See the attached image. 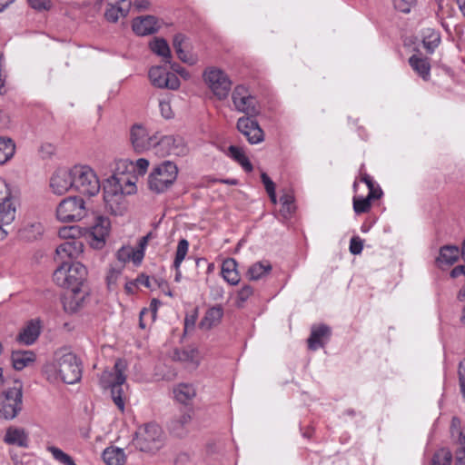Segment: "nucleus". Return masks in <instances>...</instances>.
<instances>
[{
	"label": "nucleus",
	"instance_id": "f257e3e1",
	"mask_svg": "<svg viewBox=\"0 0 465 465\" xmlns=\"http://www.w3.org/2000/svg\"><path fill=\"white\" fill-rule=\"evenodd\" d=\"M87 270L80 262H63L54 272V282L70 291L63 298L65 312L74 313L82 308L89 295V288L85 284Z\"/></svg>",
	"mask_w": 465,
	"mask_h": 465
},
{
	"label": "nucleus",
	"instance_id": "f03ea898",
	"mask_svg": "<svg viewBox=\"0 0 465 465\" xmlns=\"http://www.w3.org/2000/svg\"><path fill=\"white\" fill-rule=\"evenodd\" d=\"M115 165L114 173L104 183V201L111 213L122 215L126 209L125 195L134 193L136 186L133 177L125 173L126 162L121 160Z\"/></svg>",
	"mask_w": 465,
	"mask_h": 465
},
{
	"label": "nucleus",
	"instance_id": "7ed1b4c3",
	"mask_svg": "<svg viewBox=\"0 0 465 465\" xmlns=\"http://www.w3.org/2000/svg\"><path fill=\"white\" fill-rule=\"evenodd\" d=\"M53 367L64 383L75 384L81 381L82 361L68 348H61L55 351Z\"/></svg>",
	"mask_w": 465,
	"mask_h": 465
},
{
	"label": "nucleus",
	"instance_id": "20e7f679",
	"mask_svg": "<svg viewBox=\"0 0 465 465\" xmlns=\"http://www.w3.org/2000/svg\"><path fill=\"white\" fill-rule=\"evenodd\" d=\"M124 362L117 360L112 371H104L100 376V385L111 390L113 401L122 411L124 410L125 389L128 387L124 374Z\"/></svg>",
	"mask_w": 465,
	"mask_h": 465
},
{
	"label": "nucleus",
	"instance_id": "39448f33",
	"mask_svg": "<svg viewBox=\"0 0 465 465\" xmlns=\"http://www.w3.org/2000/svg\"><path fill=\"white\" fill-rule=\"evenodd\" d=\"M178 167L172 161H163L155 165L149 174L148 186L151 191L162 193L168 190L176 181Z\"/></svg>",
	"mask_w": 465,
	"mask_h": 465
},
{
	"label": "nucleus",
	"instance_id": "423d86ee",
	"mask_svg": "<svg viewBox=\"0 0 465 465\" xmlns=\"http://www.w3.org/2000/svg\"><path fill=\"white\" fill-rule=\"evenodd\" d=\"M164 442V434L162 428L156 423H147L140 428L134 439V445L143 452L154 453L159 450Z\"/></svg>",
	"mask_w": 465,
	"mask_h": 465
},
{
	"label": "nucleus",
	"instance_id": "0eeeda50",
	"mask_svg": "<svg viewBox=\"0 0 465 465\" xmlns=\"http://www.w3.org/2000/svg\"><path fill=\"white\" fill-rule=\"evenodd\" d=\"M23 407V385L15 381L13 387L0 393V416L5 420L15 419Z\"/></svg>",
	"mask_w": 465,
	"mask_h": 465
},
{
	"label": "nucleus",
	"instance_id": "6e6552de",
	"mask_svg": "<svg viewBox=\"0 0 465 465\" xmlns=\"http://www.w3.org/2000/svg\"><path fill=\"white\" fill-rule=\"evenodd\" d=\"M74 189L81 194L94 196L101 189L96 173L87 165H75L72 168Z\"/></svg>",
	"mask_w": 465,
	"mask_h": 465
},
{
	"label": "nucleus",
	"instance_id": "1a4fd4ad",
	"mask_svg": "<svg viewBox=\"0 0 465 465\" xmlns=\"http://www.w3.org/2000/svg\"><path fill=\"white\" fill-rule=\"evenodd\" d=\"M86 214L84 201L78 196H69L60 202L56 208V217L63 223L76 222Z\"/></svg>",
	"mask_w": 465,
	"mask_h": 465
},
{
	"label": "nucleus",
	"instance_id": "9d476101",
	"mask_svg": "<svg viewBox=\"0 0 465 465\" xmlns=\"http://www.w3.org/2000/svg\"><path fill=\"white\" fill-rule=\"evenodd\" d=\"M203 80L213 94L219 99H225L232 88V81L221 69L207 68L203 73Z\"/></svg>",
	"mask_w": 465,
	"mask_h": 465
},
{
	"label": "nucleus",
	"instance_id": "9b49d317",
	"mask_svg": "<svg viewBox=\"0 0 465 465\" xmlns=\"http://www.w3.org/2000/svg\"><path fill=\"white\" fill-rule=\"evenodd\" d=\"M153 151L155 155L164 157L171 154L183 156L187 153L188 150L182 137L161 135L156 133Z\"/></svg>",
	"mask_w": 465,
	"mask_h": 465
},
{
	"label": "nucleus",
	"instance_id": "f8f14e48",
	"mask_svg": "<svg viewBox=\"0 0 465 465\" xmlns=\"http://www.w3.org/2000/svg\"><path fill=\"white\" fill-rule=\"evenodd\" d=\"M232 100L236 111L247 116H256L260 114V106L255 96L242 84L235 86Z\"/></svg>",
	"mask_w": 465,
	"mask_h": 465
},
{
	"label": "nucleus",
	"instance_id": "ddd939ff",
	"mask_svg": "<svg viewBox=\"0 0 465 465\" xmlns=\"http://www.w3.org/2000/svg\"><path fill=\"white\" fill-rule=\"evenodd\" d=\"M156 133L150 134L142 124H135L130 129V142L136 153L153 150Z\"/></svg>",
	"mask_w": 465,
	"mask_h": 465
},
{
	"label": "nucleus",
	"instance_id": "4468645a",
	"mask_svg": "<svg viewBox=\"0 0 465 465\" xmlns=\"http://www.w3.org/2000/svg\"><path fill=\"white\" fill-rule=\"evenodd\" d=\"M149 78L155 87L176 90L180 87V80L173 72H168L163 66H153L149 70Z\"/></svg>",
	"mask_w": 465,
	"mask_h": 465
},
{
	"label": "nucleus",
	"instance_id": "2eb2a0df",
	"mask_svg": "<svg viewBox=\"0 0 465 465\" xmlns=\"http://www.w3.org/2000/svg\"><path fill=\"white\" fill-rule=\"evenodd\" d=\"M193 416V407H184L178 414H175L168 424L171 434L177 438L187 435Z\"/></svg>",
	"mask_w": 465,
	"mask_h": 465
},
{
	"label": "nucleus",
	"instance_id": "dca6fc26",
	"mask_svg": "<svg viewBox=\"0 0 465 465\" xmlns=\"http://www.w3.org/2000/svg\"><path fill=\"white\" fill-rule=\"evenodd\" d=\"M254 116L240 117L236 127L251 144H257L264 140V133L258 122L252 119Z\"/></svg>",
	"mask_w": 465,
	"mask_h": 465
},
{
	"label": "nucleus",
	"instance_id": "f3484780",
	"mask_svg": "<svg viewBox=\"0 0 465 465\" xmlns=\"http://www.w3.org/2000/svg\"><path fill=\"white\" fill-rule=\"evenodd\" d=\"M110 221L103 216H97L94 223L89 229L88 240L92 248L100 250L105 244V239L109 233Z\"/></svg>",
	"mask_w": 465,
	"mask_h": 465
},
{
	"label": "nucleus",
	"instance_id": "a211bd4d",
	"mask_svg": "<svg viewBox=\"0 0 465 465\" xmlns=\"http://www.w3.org/2000/svg\"><path fill=\"white\" fill-rule=\"evenodd\" d=\"M50 187L52 192L57 195H62L70 188H74L72 168L56 170L50 179Z\"/></svg>",
	"mask_w": 465,
	"mask_h": 465
},
{
	"label": "nucleus",
	"instance_id": "6ab92c4d",
	"mask_svg": "<svg viewBox=\"0 0 465 465\" xmlns=\"http://www.w3.org/2000/svg\"><path fill=\"white\" fill-rule=\"evenodd\" d=\"M131 5V0H109L104 17L108 22L115 23L120 16L128 15Z\"/></svg>",
	"mask_w": 465,
	"mask_h": 465
},
{
	"label": "nucleus",
	"instance_id": "aec40b11",
	"mask_svg": "<svg viewBox=\"0 0 465 465\" xmlns=\"http://www.w3.org/2000/svg\"><path fill=\"white\" fill-rule=\"evenodd\" d=\"M157 22V18L153 15L139 16L134 19L132 28L137 35H149L158 31Z\"/></svg>",
	"mask_w": 465,
	"mask_h": 465
},
{
	"label": "nucleus",
	"instance_id": "412c9836",
	"mask_svg": "<svg viewBox=\"0 0 465 465\" xmlns=\"http://www.w3.org/2000/svg\"><path fill=\"white\" fill-rule=\"evenodd\" d=\"M331 336V328L325 324L312 326L311 335L308 339V347L312 351H316L325 345V340Z\"/></svg>",
	"mask_w": 465,
	"mask_h": 465
},
{
	"label": "nucleus",
	"instance_id": "4be33fe9",
	"mask_svg": "<svg viewBox=\"0 0 465 465\" xmlns=\"http://www.w3.org/2000/svg\"><path fill=\"white\" fill-rule=\"evenodd\" d=\"M39 321L31 320L17 336V341L25 345H32L40 335Z\"/></svg>",
	"mask_w": 465,
	"mask_h": 465
},
{
	"label": "nucleus",
	"instance_id": "5701e85b",
	"mask_svg": "<svg viewBox=\"0 0 465 465\" xmlns=\"http://www.w3.org/2000/svg\"><path fill=\"white\" fill-rule=\"evenodd\" d=\"M84 244L80 240H67L57 246L56 254L61 258H77L83 252Z\"/></svg>",
	"mask_w": 465,
	"mask_h": 465
},
{
	"label": "nucleus",
	"instance_id": "b1692460",
	"mask_svg": "<svg viewBox=\"0 0 465 465\" xmlns=\"http://www.w3.org/2000/svg\"><path fill=\"white\" fill-rule=\"evenodd\" d=\"M175 400L183 404L184 407H191L190 402L196 396V391L192 384L180 383L173 389Z\"/></svg>",
	"mask_w": 465,
	"mask_h": 465
},
{
	"label": "nucleus",
	"instance_id": "393cba45",
	"mask_svg": "<svg viewBox=\"0 0 465 465\" xmlns=\"http://www.w3.org/2000/svg\"><path fill=\"white\" fill-rule=\"evenodd\" d=\"M460 255V250L456 245H444L440 249V255L436 262L439 266L442 264L450 266L454 264Z\"/></svg>",
	"mask_w": 465,
	"mask_h": 465
},
{
	"label": "nucleus",
	"instance_id": "a878e982",
	"mask_svg": "<svg viewBox=\"0 0 465 465\" xmlns=\"http://www.w3.org/2000/svg\"><path fill=\"white\" fill-rule=\"evenodd\" d=\"M15 200L11 197H5L0 202V226L10 224L15 218Z\"/></svg>",
	"mask_w": 465,
	"mask_h": 465
},
{
	"label": "nucleus",
	"instance_id": "bb28decb",
	"mask_svg": "<svg viewBox=\"0 0 465 465\" xmlns=\"http://www.w3.org/2000/svg\"><path fill=\"white\" fill-rule=\"evenodd\" d=\"M11 360L14 369L21 371L35 361V354L32 351H14Z\"/></svg>",
	"mask_w": 465,
	"mask_h": 465
},
{
	"label": "nucleus",
	"instance_id": "cd10ccee",
	"mask_svg": "<svg viewBox=\"0 0 465 465\" xmlns=\"http://www.w3.org/2000/svg\"><path fill=\"white\" fill-rule=\"evenodd\" d=\"M411 67L425 81L430 76V64L428 58H422L416 54L409 58Z\"/></svg>",
	"mask_w": 465,
	"mask_h": 465
},
{
	"label": "nucleus",
	"instance_id": "c85d7f7f",
	"mask_svg": "<svg viewBox=\"0 0 465 465\" xmlns=\"http://www.w3.org/2000/svg\"><path fill=\"white\" fill-rule=\"evenodd\" d=\"M237 262L233 258H228L222 264L223 279L231 285H236L240 282V276L236 270Z\"/></svg>",
	"mask_w": 465,
	"mask_h": 465
},
{
	"label": "nucleus",
	"instance_id": "c756f323",
	"mask_svg": "<svg viewBox=\"0 0 465 465\" xmlns=\"http://www.w3.org/2000/svg\"><path fill=\"white\" fill-rule=\"evenodd\" d=\"M223 316V309L221 305H215L210 308L201 321V326L204 329H211L218 324Z\"/></svg>",
	"mask_w": 465,
	"mask_h": 465
},
{
	"label": "nucleus",
	"instance_id": "7c9ffc66",
	"mask_svg": "<svg viewBox=\"0 0 465 465\" xmlns=\"http://www.w3.org/2000/svg\"><path fill=\"white\" fill-rule=\"evenodd\" d=\"M103 460L106 465H124L125 454L123 449L109 447L104 450Z\"/></svg>",
	"mask_w": 465,
	"mask_h": 465
},
{
	"label": "nucleus",
	"instance_id": "2f4dec72",
	"mask_svg": "<svg viewBox=\"0 0 465 465\" xmlns=\"http://www.w3.org/2000/svg\"><path fill=\"white\" fill-rule=\"evenodd\" d=\"M5 441L19 447H27L28 439L23 430L9 428L6 430Z\"/></svg>",
	"mask_w": 465,
	"mask_h": 465
},
{
	"label": "nucleus",
	"instance_id": "473e14b6",
	"mask_svg": "<svg viewBox=\"0 0 465 465\" xmlns=\"http://www.w3.org/2000/svg\"><path fill=\"white\" fill-rule=\"evenodd\" d=\"M151 50L162 56L165 63L171 64V50L168 43L163 38H155L150 43Z\"/></svg>",
	"mask_w": 465,
	"mask_h": 465
},
{
	"label": "nucleus",
	"instance_id": "72a5a7b5",
	"mask_svg": "<svg viewBox=\"0 0 465 465\" xmlns=\"http://www.w3.org/2000/svg\"><path fill=\"white\" fill-rule=\"evenodd\" d=\"M272 271V265L268 261L253 263L247 272L250 280L257 281Z\"/></svg>",
	"mask_w": 465,
	"mask_h": 465
},
{
	"label": "nucleus",
	"instance_id": "f704fd0d",
	"mask_svg": "<svg viewBox=\"0 0 465 465\" xmlns=\"http://www.w3.org/2000/svg\"><path fill=\"white\" fill-rule=\"evenodd\" d=\"M454 444L457 446L454 465H465V426L459 430V439L454 440Z\"/></svg>",
	"mask_w": 465,
	"mask_h": 465
},
{
	"label": "nucleus",
	"instance_id": "c9c22d12",
	"mask_svg": "<svg viewBox=\"0 0 465 465\" xmlns=\"http://www.w3.org/2000/svg\"><path fill=\"white\" fill-rule=\"evenodd\" d=\"M15 146L9 138H0V164H4L15 153Z\"/></svg>",
	"mask_w": 465,
	"mask_h": 465
},
{
	"label": "nucleus",
	"instance_id": "e433bc0d",
	"mask_svg": "<svg viewBox=\"0 0 465 465\" xmlns=\"http://www.w3.org/2000/svg\"><path fill=\"white\" fill-rule=\"evenodd\" d=\"M452 459L451 451L447 448H441L433 454L430 465H450Z\"/></svg>",
	"mask_w": 465,
	"mask_h": 465
},
{
	"label": "nucleus",
	"instance_id": "4c0bfd02",
	"mask_svg": "<svg viewBox=\"0 0 465 465\" xmlns=\"http://www.w3.org/2000/svg\"><path fill=\"white\" fill-rule=\"evenodd\" d=\"M282 204L280 213L284 219H288L295 211L294 198L292 195L285 193L280 198Z\"/></svg>",
	"mask_w": 465,
	"mask_h": 465
},
{
	"label": "nucleus",
	"instance_id": "58836bf2",
	"mask_svg": "<svg viewBox=\"0 0 465 465\" xmlns=\"http://www.w3.org/2000/svg\"><path fill=\"white\" fill-rule=\"evenodd\" d=\"M189 249V242L186 239H181L178 242L177 250L175 252V258L173 261V267L176 271L180 269V266L184 260Z\"/></svg>",
	"mask_w": 465,
	"mask_h": 465
},
{
	"label": "nucleus",
	"instance_id": "ea45409f",
	"mask_svg": "<svg viewBox=\"0 0 465 465\" xmlns=\"http://www.w3.org/2000/svg\"><path fill=\"white\" fill-rule=\"evenodd\" d=\"M47 450L53 455L54 459L64 465H76L71 456L64 452L61 449L49 446Z\"/></svg>",
	"mask_w": 465,
	"mask_h": 465
},
{
	"label": "nucleus",
	"instance_id": "a19ab883",
	"mask_svg": "<svg viewBox=\"0 0 465 465\" xmlns=\"http://www.w3.org/2000/svg\"><path fill=\"white\" fill-rule=\"evenodd\" d=\"M44 232V226L40 223H34L24 229V236L28 241L36 240Z\"/></svg>",
	"mask_w": 465,
	"mask_h": 465
},
{
	"label": "nucleus",
	"instance_id": "79ce46f5",
	"mask_svg": "<svg viewBox=\"0 0 465 465\" xmlns=\"http://www.w3.org/2000/svg\"><path fill=\"white\" fill-rule=\"evenodd\" d=\"M371 209V200L368 197H353V210L357 214L369 212Z\"/></svg>",
	"mask_w": 465,
	"mask_h": 465
},
{
	"label": "nucleus",
	"instance_id": "37998d69",
	"mask_svg": "<svg viewBox=\"0 0 465 465\" xmlns=\"http://www.w3.org/2000/svg\"><path fill=\"white\" fill-rule=\"evenodd\" d=\"M198 351L195 349H183L175 351V356L179 361L195 362Z\"/></svg>",
	"mask_w": 465,
	"mask_h": 465
},
{
	"label": "nucleus",
	"instance_id": "c03bdc74",
	"mask_svg": "<svg viewBox=\"0 0 465 465\" xmlns=\"http://www.w3.org/2000/svg\"><path fill=\"white\" fill-rule=\"evenodd\" d=\"M416 2L417 0H395L394 6L398 11L409 14Z\"/></svg>",
	"mask_w": 465,
	"mask_h": 465
},
{
	"label": "nucleus",
	"instance_id": "a18cd8bd",
	"mask_svg": "<svg viewBox=\"0 0 465 465\" xmlns=\"http://www.w3.org/2000/svg\"><path fill=\"white\" fill-rule=\"evenodd\" d=\"M29 5L38 11H48L52 7V2L50 0H27Z\"/></svg>",
	"mask_w": 465,
	"mask_h": 465
},
{
	"label": "nucleus",
	"instance_id": "49530a36",
	"mask_svg": "<svg viewBox=\"0 0 465 465\" xmlns=\"http://www.w3.org/2000/svg\"><path fill=\"white\" fill-rule=\"evenodd\" d=\"M253 293V289L250 285L242 286L238 292L237 305L242 306Z\"/></svg>",
	"mask_w": 465,
	"mask_h": 465
},
{
	"label": "nucleus",
	"instance_id": "de8ad7c7",
	"mask_svg": "<svg viewBox=\"0 0 465 465\" xmlns=\"http://www.w3.org/2000/svg\"><path fill=\"white\" fill-rule=\"evenodd\" d=\"M226 155L234 160L236 163H239L242 158L245 156V153L241 147L236 145H230L227 149Z\"/></svg>",
	"mask_w": 465,
	"mask_h": 465
},
{
	"label": "nucleus",
	"instance_id": "09e8293b",
	"mask_svg": "<svg viewBox=\"0 0 465 465\" xmlns=\"http://www.w3.org/2000/svg\"><path fill=\"white\" fill-rule=\"evenodd\" d=\"M440 42V38L438 35H432L430 36V39L425 38L422 43L424 48L428 53L432 54L435 48L439 45Z\"/></svg>",
	"mask_w": 465,
	"mask_h": 465
},
{
	"label": "nucleus",
	"instance_id": "8fccbe9b",
	"mask_svg": "<svg viewBox=\"0 0 465 465\" xmlns=\"http://www.w3.org/2000/svg\"><path fill=\"white\" fill-rule=\"evenodd\" d=\"M349 249L354 255L361 254L363 249V241L359 236L351 237Z\"/></svg>",
	"mask_w": 465,
	"mask_h": 465
},
{
	"label": "nucleus",
	"instance_id": "3c124183",
	"mask_svg": "<svg viewBox=\"0 0 465 465\" xmlns=\"http://www.w3.org/2000/svg\"><path fill=\"white\" fill-rule=\"evenodd\" d=\"M79 233V229L74 226L63 227L59 230V236L68 240H76L75 237Z\"/></svg>",
	"mask_w": 465,
	"mask_h": 465
},
{
	"label": "nucleus",
	"instance_id": "603ef678",
	"mask_svg": "<svg viewBox=\"0 0 465 465\" xmlns=\"http://www.w3.org/2000/svg\"><path fill=\"white\" fill-rule=\"evenodd\" d=\"M120 274V270L114 268L110 269L106 275V282L109 289H113L116 285Z\"/></svg>",
	"mask_w": 465,
	"mask_h": 465
},
{
	"label": "nucleus",
	"instance_id": "864d4df0",
	"mask_svg": "<svg viewBox=\"0 0 465 465\" xmlns=\"http://www.w3.org/2000/svg\"><path fill=\"white\" fill-rule=\"evenodd\" d=\"M459 379H460V385L461 392H462L463 397L465 398V359L460 362Z\"/></svg>",
	"mask_w": 465,
	"mask_h": 465
},
{
	"label": "nucleus",
	"instance_id": "5fc2aeb1",
	"mask_svg": "<svg viewBox=\"0 0 465 465\" xmlns=\"http://www.w3.org/2000/svg\"><path fill=\"white\" fill-rule=\"evenodd\" d=\"M159 108H160L161 114L163 115V117H164L165 119H170L173 117V112H172L171 105L169 103L161 101L159 103Z\"/></svg>",
	"mask_w": 465,
	"mask_h": 465
},
{
	"label": "nucleus",
	"instance_id": "6e6d98bb",
	"mask_svg": "<svg viewBox=\"0 0 465 465\" xmlns=\"http://www.w3.org/2000/svg\"><path fill=\"white\" fill-rule=\"evenodd\" d=\"M460 420L458 417H453L450 424V433L451 437L454 439L457 434V439H459V430H462L463 428H460Z\"/></svg>",
	"mask_w": 465,
	"mask_h": 465
},
{
	"label": "nucleus",
	"instance_id": "4d7b16f0",
	"mask_svg": "<svg viewBox=\"0 0 465 465\" xmlns=\"http://www.w3.org/2000/svg\"><path fill=\"white\" fill-rule=\"evenodd\" d=\"M143 256H144L143 249L138 248L137 250L130 251V259H132L135 264H139L142 262Z\"/></svg>",
	"mask_w": 465,
	"mask_h": 465
},
{
	"label": "nucleus",
	"instance_id": "13d9d810",
	"mask_svg": "<svg viewBox=\"0 0 465 465\" xmlns=\"http://www.w3.org/2000/svg\"><path fill=\"white\" fill-rule=\"evenodd\" d=\"M135 166L138 173L143 174L146 173V170L149 166V161L145 158H140L136 161Z\"/></svg>",
	"mask_w": 465,
	"mask_h": 465
},
{
	"label": "nucleus",
	"instance_id": "bf43d9fd",
	"mask_svg": "<svg viewBox=\"0 0 465 465\" xmlns=\"http://www.w3.org/2000/svg\"><path fill=\"white\" fill-rule=\"evenodd\" d=\"M262 182L265 187L266 192L267 191H272L275 189V184L272 181V179L267 175L266 173H262L261 174Z\"/></svg>",
	"mask_w": 465,
	"mask_h": 465
},
{
	"label": "nucleus",
	"instance_id": "052dcab7",
	"mask_svg": "<svg viewBox=\"0 0 465 465\" xmlns=\"http://www.w3.org/2000/svg\"><path fill=\"white\" fill-rule=\"evenodd\" d=\"M184 40H185V36L183 34H176L173 36V45L175 52L178 51L179 49H183V44Z\"/></svg>",
	"mask_w": 465,
	"mask_h": 465
},
{
	"label": "nucleus",
	"instance_id": "680f3d73",
	"mask_svg": "<svg viewBox=\"0 0 465 465\" xmlns=\"http://www.w3.org/2000/svg\"><path fill=\"white\" fill-rule=\"evenodd\" d=\"M382 195V191L381 189L378 186V187H375V185L373 187H371V189H369V193L367 195L368 198H370V200H375V199H380Z\"/></svg>",
	"mask_w": 465,
	"mask_h": 465
},
{
	"label": "nucleus",
	"instance_id": "e2e57ef3",
	"mask_svg": "<svg viewBox=\"0 0 465 465\" xmlns=\"http://www.w3.org/2000/svg\"><path fill=\"white\" fill-rule=\"evenodd\" d=\"M161 302L158 299L153 298L150 302V308L148 310V313L151 312L153 320L156 318V313Z\"/></svg>",
	"mask_w": 465,
	"mask_h": 465
},
{
	"label": "nucleus",
	"instance_id": "0e129e2a",
	"mask_svg": "<svg viewBox=\"0 0 465 465\" xmlns=\"http://www.w3.org/2000/svg\"><path fill=\"white\" fill-rule=\"evenodd\" d=\"M134 5L137 11H145L151 6V2L149 0H136Z\"/></svg>",
	"mask_w": 465,
	"mask_h": 465
},
{
	"label": "nucleus",
	"instance_id": "69168bd1",
	"mask_svg": "<svg viewBox=\"0 0 465 465\" xmlns=\"http://www.w3.org/2000/svg\"><path fill=\"white\" fill-rule=\"evenodd\" d=\"M171 69L174 73L183 76V78H187L189 76L188 72L183 67H182L179 64H176V63L171 64Z\"/></svg>",
	"mask_w": 465,
	"mask_h": 465
},
{
	"label": "nucleus",
	"instance_id": "338daca9",
	"mask_svg": "<svg viewBox=\"0 0 465 465\" xmlns=\"http://www.w3.org/2000/svg\"><path fill=\"white\" fill-rule=\"evenodd\" d=\"M238 163L247 173L252 172V169H253L252 164L251 163V162L249 161V159H248V157L246 155L243 156V158H242V160Z\"/></svg>",
	"mask_w": 465,
	"mask_h": 465
},
{
	"label": "nucleus",
	"instance_id": "774afa93",
	"mask_svg": "<svg viewBox=\"0 0 465 465\" xmlns=\"http://www.w3.org/2000/svg\"><path fill=\"white\" fill-rule=\"evenodd\" d=\"M460 275H465V265H458L454 267L450 272V276L452 278H457Z\"/></svg>",
	"mask_w": 465,
	"mask_h": 465
}]
</instances>
